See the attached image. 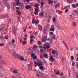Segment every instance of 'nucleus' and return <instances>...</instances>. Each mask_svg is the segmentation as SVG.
Wrapping results in <instances>:
<instances>
[{"label":"nucleus","instance_id":"49530a36","mask_svg":"<svg viewBox=\"0 0 78 78\" xmlns=\"http://www.w3.org/2000/svg\"><path fill=\"white\" fill-rule=\"evenodd\" d=\"M34 48H37V45H34Z\"/></svg>","mask_w":78,"mask_h":78},{"label":"nucleus","instance_id":"3c124183","mask_svg":"<svg viewBox=\"0 0 78 78\" xmlns=\"http://www.w3.org/2000/svg\"><path fill=\"white\" fill-rule=\"evenodd\" d=\"M41 5L42 7H43V5H44V2H41Z\"/></svg>","mask_w":78,"mask_h":78},{"label":"nucleus","instance_id":"052dcab7","mask_svg":"<svg viewBox=\"0 0 78 78\" xmlns=\"http://www.w3.org/2000/svg\"><path fill=\"white\" fill-rule=\"evenodd\" d=\"M52 78H56V76H55V75H54L52 76Z\"/></svg>","mask_w":78,"mask_h":78},{"label":"nucleus","instance_id":"c03bdc74","mask_svg":"<svg viewBox=\"0 0 78 78\" xmlns=\"http://www.w3.org/2000/svg\"><path fill=\"white\" fill-rule=\"evenodd\" d=\"M1 17L2 19H3L5 17V15H2L1 16Z\"/></svg>","mask_w":78,"mask_h":78},{"label":"nucleus","instance_id":"ddd939ff","mask_svg":"<svg viewBox=\"0 0 78 78\" xmlns=\"http://www.w3.org/2000/svg\"><path fill=\"white\" fill-rule=\"evenodd\" d=\"M50 59L51 60V62H53V61H55V59L53 58L52 56H51L50 57Z\"/></svg>","mask_w":78,"mask_h":78},{"label":"nucleus","instance_id":"603ef678","mask_svg":"<svg viewBox=\"0 0 78 78\" xmlns=\"http://www.w3.org/2000/svg\"><path fill=\"white\" fill-rule=\"evenodd\" d=\"M35 11L36 12H38V11H39V9H35Z\"/></svg>","mask_w":78,"mask_h":78},{"label":"nucleus","instance_id":"7c9ffc66","mask_svg":"<svg viewBox=\"0 0 78 78\" xmlns=\"http://www.w3.org/2000/svg\"><path fill=\"white\" fill-rule=\"evenodd\" d=\"M39 69H41V70H42V69H44V67L43 66H41L40 67Z\"/></svg>","mask_w":78,"mask_h":78},{"label":"nucleus","instance_id":"20e7f679","mask_svg":"<svg viewBox=\"0 0 78 78\" xmlns=\"http://www.w3.org/2000/svg\"><path fill=\"white\" fill-rule=\"evenodd\" d=\"M50 15V12L48 11H47L45 14L44 17H47Z\"/></svg>","mask_w":78,"mask_h":78},{"label":"nucleus","instance_id":"f8f14e48","mask_svg":"<svg viewBox=\"0 0 78 78\" xmlns=\"http://www.w3.org/2000/svg\"><path fill=\"white\" fill-rule=\"evenodd\" d=\"M63 44H64L65 46H66V47L67 49L68 50H69V48L68 47L67 45V44H66V43L65 42H64V41H63Z\"/></svg>","mask_w":78,"mask_h":78},{"label":"nucleus","instance_id":"e433bc0d","mask_svg":"<svg viewBox=\"0 0 78 78\" xmlns=\"http://www.w3.org/2000/svg\"><path fill=\"white\" fill-rule=\"evenodd\" d=\"M33 58L34 59H36V58H37V56H34L33 57Z\"/></svg>","mask_w":78,"mask_h":78},{"label":"nucleus","instance_id":"a878e982","mask_svg":"<svg viewBox=\"0 0 78 78\" xmlns=\"http://www.w3.org/2000/svg\"><path fill=\"white\" fill-rule=\"evenodd\" d=\"M0 31H4V28H0Z\"/></svg>","mask_w":78,"mask_h":78},{"label":"nucleus","instance_id":"4d7b16f0","mask_svg":"<svg viewBox=\"0 0 78 78\" xmlns=\"http://www.w3.org/2000/svg\"><path fill=\"white\" fill-rule=\"evenodd\" d=\"M32 37H33V38H34V39H35V37H34L33 36H30V38L31 39V38H32Z\"/></svg>","mask_w":78,"mask_h":78},{"label":"nucleus","instance_id":"58836bf2","mask_svg":"<svg viewBox=\"0 0 78 78\" xmlns=\"http://www.w3.org/2000/svg\"><path fill=\"white\" fill-rule=\"evenodd\" d=\"M75 75L77 77V78H78V72H76L75 73Z\"/></svg>","mask_w":78,"mask_h":78},{"label":"nucleus","instance_id":"79ce46f5","mask_svg":"<svg viewBox=\"0 0 78 78\" xmlns=\"http://www.w3.org/2000/svg\"><path fill=\"white\" fill-rule=\"evenodd\" d=\"M31 57H34V56H35V54H34V53H32L31 54Z\"/></svg>","mask_w":78,"mask_h":78},{"label":"nucleus","instance_id":"680f3d73","mask_svg":"<svg viewBox=\"0 0 78 78\" xmlns=\"http://www.w3.org/2000/svg\"><path fill=\"white\" fill-rule=\"evenodd\" d=\"M62 60L63 61H66V59L64 58H62Z\"/></svg>","mask_w":78,"mask_h":78},{"label":"nucleus","instance_id":"f03ea898","mask_svg":"<svg viewBox=\"0 0 78 78\" xmlns=\"http://www.w3.org/2000/svg\"><path fill=\"white\" fill-rule=\"evenodd\" d=\"M47 37L46 36H43L42 39V41L43 42H46L47 41Z\"/></svg>","mask_w":78,"mask_h":78},{"label":"nucleus","instance_id":"412c9836","mask_svg":"<svg viewBox=\"0 0 78 78\" xmlns=\"http://www.w3.org/2000/svg\"><path fill=\"white\" fill-rule=\"evenodd\" d=\"M6 5L8 9H10V5H9V4L7 3H6Z\"/></svg>","mask_w":78,"mask_h":78},{"label":"nucleus","instance_id":"4468645a","mask_svg":"<svg viewBox=\"0 0 78 78\" xmlns=\"http://www.w3.org/2000/svg\"><path fill=\"white\" fill-rule=\"evenodd\" d=\"M13 56L15 57V58H16L17 56V55L16 54V52H14V53H13Z\"/></svg>","mask_w":78,"mask_h":78},{"label":"nucleus","instance_id":"39448f33","mask_svg":"<svg viewBox=\"0 0 78 78\" xmlns=\"http://www.w3.org/2000/svg\"><path fill=\"white\" fill-rule=\"evenodd\" d=\"M5 38L6 39H8V37H5L3 36V35H2V36L1 35H0V40H2V39H5Z\"/></svg>","mask_w":78,"mask_h":78},{"label":"nucleus","instance_id":"9b49d317","mask_svg":"<svg viewBox=\"0 0 78 78\" xmlns=\"http://www.w3.org/2000/svg\"><path fill=\"white\" fill-rule=\"evenodd\" d=\"M39 23V20L38 19H37L36 21L35 22V24L36 25H37L38 23Z\"/></svg>","mask_w":78,"mask_h":78},{"label":"nucleus","instance_id":"8fccbe9b","mask_svg":"<svg viewBox=\"0 0 78 78\" xmlns=\"http://www.w3.org/2000/svg\"><path fill=\"white\" fill-rule=\"evenodd\" d=\"M59 75L60 76H63V75H64V73H63L62 72V73H60L59 74Z\"/></svg>","mask_w":78,"mask_h":78},{"label":"nucleus","instance_id":"b1692460","mask_svg":"<svg viewBox=\"0 0 78 78\" xmlns=\"http://www.w3.org/2000/svg\"><path fill=\"white\" fill-rule=\"evenodd\" d=\"M16 12L17 14H19V15H21V12H19V10H16Z\"/></svg>","mask_w":78,"mask_h":78},{"label":"nucleus","instance_id":"a211bd4d","mask_svg":"<svg viewBox=\"0 0 78 78\" xmlns=\"http://www.w3.org/2000/svg\"><path fill=\"white\" fill-rule=\"evenodd\" d=\"M38 28H39L40 31H41L42 30V27L41 25L38 24Z\"/></svg>","mask_w":78,"mask_h":78},{"label":"nucleus","instance_id":"2eb2a0df","mask_svg":"<svg viewBox=\"0 0 78 78\" xmlns=\"http://www.w3.org/2000/svg\"><path fill=\"white\" fill-rule=\"evenodd\" d=\"M47 27H44V34L46 33V32H47Z\"/></svg>","mask_w":78,"mask_h":78},{"label":"nucleus","instance_id":"393cba45","mask_svg":"<svg viewBox=\"0 0 78 78\" xmlns=\"http://www.w3.org/2000/svg\"><path fill=\"white\" fill-rule=\"evenodd\" d=\"M38 44L39 45H41V44H42V42H41V41H38Z\"/></svg>","mask_w":78,"mask_h":78},{"label":"nucleus","instance_id":"72a5a7b5","mask_svg":"<svg viewBox=\"0 0 78 78\" xmlns=\"http://www.w3.org/2000/svg\"><path fill=\"white\" fill-rule=\"evenodd\" d=\"M34 14H35V15H36L37 16L38 15V13L37 12H36L35 11V12H34Z\"/></svg>","mask_w":78,"mask_h":78},{"label":"nucleus","instance_id":"f257e3e1","mask_svg":"<svg viewBox=\"0 0 78 78\" xmlns=\"http://www.w3.org/2000/svg\"><path fill=\"white\" fill-rule=\"evenodd\" d=\"M52 53H53V55H55V56H58V51H56L52 50Z\"/></svg>","mask_w":78,"mask_h":78},{"label":"nucleus","instance_id":"a19ab883","mask_svg":"<svg viewBox=\"0 0 78 78\" xmlns=\"http://www.w3.org/2000/svg\"><path fill=\"white\" fill-rule=\"evenodd\" d=\"M75 63L74 62H73L72 63V66H73V67L74 66H75Z\"/></svg>","mask_w":78,"mask_h":78},{"label":"nucleus","instance_id":"6ab92c4d","mask_svg":"<svg viewBox=\"0 0 78 78\" xmlns=\"http://www.w3.org/2000/svg\"><path fill=\"white\" fill-rule=\"evenodd\" d=\"M59 71L58 70H57L56 72L55 73V74H56V75H59Z\"/></svg>","mask_w":78,"mask_h":78},{"label":"nucleus","instance_id":"ea45409f","mask_svg":"<svg viewBox=\"0 0 78 78\" xmlns=\"http://www.w3.org/2000/svg\"><path fill=\"white\" fill-rule=\"evenodd\" d=\"M35 21V20H34V18H33V20H32V23H34L35 21Z\"/></svg>","mask_w":78,"mask_h":78},{"label":"nucleus","instance_id":"cd10ccee","mask_svg":"<svg viewBox=\"0 0 78 78\" xmlns=\"http://www.w3.org/2000/svg\"><path fill=\"white\" fill-rule=\"evenodd\" d=\"M16 4H17V5H21V3H20V2L19 1L17 2H16Z\"/></svg>","mask_w":78,"mask_h":78},{"label":"nucleus","instance_id":"2f4dec72","mask_svg":"<svg viewBox=\"0 0 78 78\" xmlns=\"http://www.w3.org/2000/svg\"><path fill=\"white\" fill-rule=\"evenodd\" d=\"M72 7H73V8H76V5H75V4H73L72 5Z\"/></svg>","mask_w":78,"mask_h":78},{"label":"nucleus","instance_id":"de8ad7c7","mask_svg":"<svg viewBox=\"0 0 78 78\" xmlns=\"http://www.w3.org/2000/svg\"><path fill=\"white\" fill-rule=\"evenodd\" d=\"M53 22H56V19L55 18H53Z\"/></svg>","mask_w":78,"mask_h":78},{"label":"nucleus","instance_id":"338daca9","mask_svg":"<svg viewBox=\"0 0 78 78\" xmlns=\"http://www.w3.org/2000/svg\"><path fill=\"white\" fill-rule=\"evenodd\" d=\"M11 77H12V78H16V77H15V76H12Z\"/></svg>","mask_w":78,"mask_h":78},{"label":"nucleus","instance_id":"dca6fc26","mask_svg":"<svg viewBox=\"0 0 78 78\" xmlns=\"http://www.w3.org/2000/svg\"><path fill=\"white\" fill-rule=\"evenodd\" d=\"M22 58V56H21V55H17L16 59H20V58Z\"/></svg>","mask_w":78,"mask_h":78},{"label":"nucleus","instance_id":"37998d69","mask_svg":"<svg viewBox=\"0 0 78 78\" xmlns=\"http://www.w3.org/2000/svg\"><path fill=\"white\" fill-rule=\"evenodd\" d=\"M53 3V1H49V2H48L49 4H51V3Z\"/></svg>","mask_w":78,"mask_h":78},{"label":"nucleus","instance_id":"f3484780","mask_svg":"<svg viewBox=\"0 0 78 78\" xmlns=\"http://www.w3.org/2000/svg\"><path fill=\"white\" fill-rule=\"evenodd\" d=\"M44 57L45 58H46V59L48 58V57L47 56V54H44Z\"/></svg>","mask_w":78,"mask_h":78},{"label":"nucleus","instance_id":"c9c22d12","mask_svg":"<svg viewBox=\"0 0 78 78\" xmlns=\"http://www.w3.org/2000/svg\"><path fill=\"white\" fill-rule=\"evenodd\" d=\"M52 42H53V40H52V39H51L50 40V43L51 45V44H52Z\"/></svg>","mask_w":78,"mask_h":78},{"label":"nucleus","instance_id":"5701e85b","mask_svg":"<svg viewBox=\"0 0 78 78\" xmlns=\"http://www.w3.org/2000/svg\"><path fill=\"white\" fill-rule=\"evenodd\" d=\"M52 39H55V38H56V36H55V35L54 34L53 35V36H52Z\"/></svg>","mask_w":78,"mask_h":78},{"label":"nucleus","instance_id":"9d476101","mask_svg":"<svg viewBox=\"0 0 78 78\" xmlns=\"http://www.w3.org/2000/svg\"><path fill=\"white\" fill-rule=\"evenodd\" d=\"M59 5H60V3H58L56 4L55 6V8H58L59 7Z\"/></svg>","mask_w":78,"mask_h":78},{"label":"nucleus","instance_id":"864d4df0","mask_svg":"<svg viewBox=\"0 0 78 78\" xmlns=\"http://www.w3.org/2000/svg\"><path fill=\"white\" fill-rule=\"evenodd\" d=\"M20 42L21 43H22V42H23V40H22V39H20Z\"/></svg>","mask_w":78,"mask_h":78},{"label":"nucleus","instance_id":"4c0bfd02","mask_svg":"<svg viewBox=\"0 0 78 78\" xmlns=\"http://www.w3.org/2000/svg\"><path fill=\"white\" fill-rule=\"evenodd\" d=\"M76 23L74 22H73V26L75 27V26H76Z\"/></svg>","mask_w":78,"mask_h":78},{"label":"nucleus","instance_id":"aec40b11","mask_svg":"<svg viewBox=\"0 0 78 78\" xmlns=\"http://www.w3.org/2000/svg\"><path fill=\"white\" fill-rule=\"evenodd\" d=\"M42 59H43L42 60V61L44 63H46V61L45 60V59L43 57H42Z\"/></svg>","mask_w":78,"mask_h":78},{"label":"nucleus","instance_id":"a18cd8bd","mask_svg":"<svg viewBox=\"0 0 78 78\" xmlns=\"http://www.w3.org/2000/svg\"><path fill=\"white\" fill-rule=\"evenodd\" d=\"M5 16V17H6V18H7L9 17V15L7 14H6Z\"/></svg>","mask_w":78,"mask_h":78},{"label":"nucleus","instance_id":"6e6552de","mask_svg":"<svg viewBox=\"0 0 78 78\" xmlns=\"http://www.w3.org/2000/svg\"><path fill=\"white\" fill-rule=\"evenodd\" d=\"M32 8V6L30 5H28L26 6V9H31Z\"/></svg>","mask_w":78,"mask_h":78},{"label":"nucleus","instance_id":"7ed1b4c3","mask_svg":"<svg viewBox=\"0 0 78 78\" xmlns=\"http://www.w3.org/2000/svg\"><path fill=\"white\" fill-rule=\"evenodd\" d=\"M12 31L15 34V35H16V34L17 33V31H16V29L15 28H13L12 29Z\"/></svg>","mask_w":78,"mask_h":78},{"label":"nucleus","instance_id":"473e14b6","mask_svg":"<svg viewBox=\"0 0 78 78\" xmlns=\"http://www.w3.org/2000/svg\"><path fill=\"white\" fill-rule=\"evenodd\" d=\"M13 73H17V71L16 69L13 70Z\"/></svg>","mask_w":78,"mask_h":78},{"label":"nucleus","instance_id":"774afa93","mask_svg":"<svg viewBox=\"0 0 78 78\" xmlns=\"http://www.w3.org/2000/svg\"><path fill=\"white\" fill-rule=\"evenodd\" d=\"M77 68H78V63L77 62L76 64Z\"/></svg>","mask_w":78,"mask_h":78},{"label":"nucleus","instance_id":"5fc2aeb1","mask_svg":"<svg viewBox=\"0 0 78 78\" xmlns=\"http://www.w3.org/2000/svg\"><path fill=\"white\" fill-rule=\"evenodd\" d=\"M12 43H14L15 42V40L13 39L12 40Z\"/></svg>","mask_w":78,"mask_h":78},{"label":"nucleus","instance_id":"69168bd1","mask_svg":"<svg viewBox=\"0 0 78 78\" xmlns=\"http://www.w3.org/2000/svg\"><path fill=\"white\" fill-rule=\"evenodd\" d=\"M40 51H41V52H43V51H44V50H43V49H41L40 50Z\"/></svg>","mask_w":78,"mask_h":78},{"label":"nucleus","instance_id":"f704fd0d","mask_svg":"<svg viewBox=\"0 0 78 78\" xmlns=\"http://www.w3.org/2000/svg\"><path fill=\"white\" fill-rule=\"evenodd\" d=\"M73 12H75V13H76L77 14H78V12L76 10H74Z\"/></svg>","mask_w":78,"mask_h":78},{"label":"nucleus","instance_id":"0eeeda50","mask_svg":"<svg viewBox=\"0 0 78 78\" xmlns=\"http://www.w3.org/2000/svg\"><path fill=\"white\" fill-rule=\"evenodd\" d=\"M50 31H55V28H54V26L52 25L51 27V28L50 29Z\"/></svg>","mask_w":78,"mask_h":78},{"label":"nucleus","instance_id":"c85d7f7f","mask_svg":"<svg viewBox=\"0 0 78 78\" xmlns=\"http://www.w3.org/2000/svg\"><path fill=\"white\" fill-rule=\"evenodd\" d=\"M20 59L21 61H27V59H25L24 58H22V57Z\"/></svg>","mask_w":78,"mask_h":78},{"label":"nucleus","instance_id":"e2e57ef3","mask_svg":"<svg viewBox=\"0 0 78 78\" xmlns=\"http://www.w3.org/2000/svg\"><path fill=\"white\" fill-rule=\"evenodd\" d=\"M47 47L46 46H44L43 47V48L44 49H45V50H46V49H47Z\"/></svg>","mask_w":78,"mask_h":78},{"label":"nucleus","instance_id":"13d9d810","mask_svg":"<svg viewBox=\"0 0 78 78\" xmlns=\"http://www.w3.org/2000/svg\"><path fill=\"white\" fill-rule=\"evenodd\" d=\"M26 42H27V41H24L23 42V44H25Z\"/></svg>","mask_w":78,"mask_h":78},{"label":"nucleus","instance_id":"1a4fd4ad","mask_svg":"<svg viewBox=\"0 0 78 78\" xmlns=\"http://www.w3.org/2000/svg\"><path fill=\"white\" fill-rule=\"evenodd\" d=\"M28 67H31L32 68V66H33V62H31L30 63V64H28L27 65Z\"/></svg>","mask_w":78,"mask_h":78},{"label":"nucleus","instance_id":"423d86ee","mask_svg":"<svg viewBox=\"0 0 78 78\" xmlns=\"http://www.w3.org/2000/svg\"><path fill=\"white\" fill-rule=\"evenodd\" d=\"M43 65V63L42 62H38L37 63V65L38 67H40Z\"/></svg>","mask_w":78,"mask_h":78},{"label":"nucleus","instance_id":"09e8293b","mask_svg":"<svg viewBox=\"0 0 78 78\" xmlns=\"http://www.w3.org/2000/svg\"><path fill=\"white\" fill-rule=\"evenodd\" d=\"M71 59H72V60H73V59H74V57H73V56H71Z\"/></svg>","mask_w":78,"mask_h":78},{"label":"nucleus","instance_id":"c756f323","mask_svg":"<svg viewBox=\"0 0 78 78\" xmlns=\"http://www.w3.org/2000/svg\"><path fill=\"white\" fill-rule=\"evenodd\" d=\"M39 6V5H38V4H36L34 5V7H35V8H37Z\"/></svg>","mask_w":78,"mask_h":78},{"label":"nucleus","instance_id":"0e129e2a","mask_svg":"<svg viewBox=\"0 0 78 78\" xmlns=\"http://www.w3.org/2000/svg\"><path fill=\"white\" fill-rule=\"evenodd\" d=\"M27 26H25L23 27V28L24 29H27Z\"/></svg>","mask_w":78,"mask_h":78},{"label":"nucleus","instance_id":"4be33fe9","mask_svg":"<svg viewBox=\"0 0 78 78\" xmlns=\"http://www.w3.org/2000/svg\"><path fill=\"white\" fill-rule=\"evenodd\" d=\"M13 7H14V6H17V5L16 3V2L13 3Z\"/></svg>","mask_w":78,"mask_h":78},{"label":"nucleus","instance_id":"bb28decb","mask_svg":"<svg viewBox=\"0 0 78 78\" xmlns=\"http://www.w3.org/2000/svg\"><path fill=\"white\" fill-rule=\"evenodd\" d=\"M40 15L41 16V17H42L43 16H44V13L43 12H41L40 13Z\"/></svg>","mask_w":78,"mask_h":78},{"label":"nucleus","instance_id":"bf43d9fd","mask_svg":"<svg viewBox=\"0 0 78 78\" xmlns=\"http://www.w3.org/2000/svg\"><path fill=\"white\" fill-rule=\"evenodd\" d=\"M68 9H67L66 10L65 12L66 13H67V12H68Z\"/></svg>","mask_w":78,"mask_h":78},{"label":"nucleus","instance_id":"6e6d98bb","mask_svg":"<svg viewBox=\"0 0 78 78\" xmlns=\"http://www.w3.org/2000/svg\"><path fill=\"white\" fill-rule=\"evenodd\" d=\"M58 28H59L61 29V30H62V27H61V26H59L58 27Z\"/></svg>","mask_w":78,"mask_h":78}]
</instances>
